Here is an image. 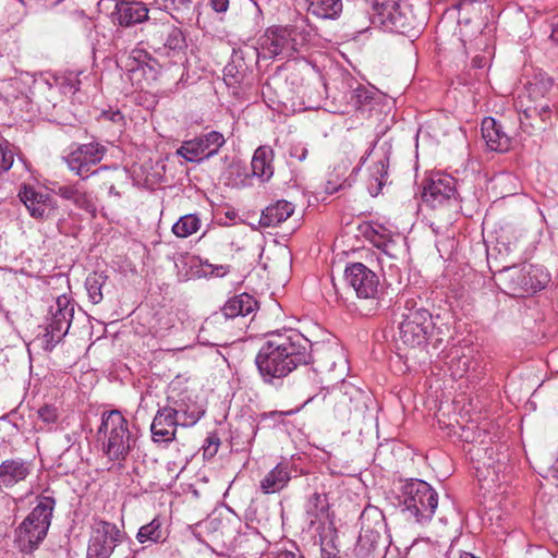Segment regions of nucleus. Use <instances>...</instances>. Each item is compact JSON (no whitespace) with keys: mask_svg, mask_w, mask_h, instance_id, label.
I'll return each mask as SVG.
<instances>
[{"mask_svg":"<svg viewBox=\"0 0 558 558\" xmlns=\"http://www.w3.org/2000/svg\"><path fill=\"white\" fill-rule=\"evenodd\" d=\"M107 281V277L102 274L93 272L89 274L85 281V287L88 293L89 300L94 304H98L102 301V287Z\"/></svg>","mask_w":558,"mask_h":558,"instance_id":"obj_36","label":"nucleus"},{"mask_svg":"<svg viewBox=\"0 0 558 558\" xmlns=\"http://www.w3.org/2000/svg\"><path fill=\"white\" fill-rule=\"evenodd\" d=\"M13 160L14 155L9 148V143H0V170L8 171L12 167Z\"/></svg>","mask_w":558,"mask_h":558,"instance_id":"obj_39","label":"nucleus"},{"mask_svg":"<svg viewBox=\"0 0 558 558\" xmlns=\"http://www.w3.org/2000/svg\"><path fill=\"white\" fill-rule=\"evenodd\" d=\"M381 154L377 161L371 168L368 191L373 196H376L381 191L388 179V166H389V154L390 146H381Z\"/></svg>","mask_w":558,"mask_h":558,"instance_id":"obj_25","label":"nucleus"},{"mask_svg":"<svg viewBox=\"0 0 558 558\" xmlns=\"http://www.w3.org/2000/svg\"><path fill=\"white\" fill-rule=\"evenodd\" d=\"M257 308V301L247 293H242L230 298L222 307V313L227 318L238 316H247Z\"/></svg>","mask_w":558,"mask_h":558,"instance_id":"obj_28","label":"nucleus"},{"mask_svg":"<svg viewBox=\"0 0 558 558\" xmlns=\"http://www.w3.org/2000/svg\"><path fill=\"white\" fill-rule=\"evenodd\" d=\"M178 426L180 421L165 405L160 407L150 425L153 440L167 444L173 441Z\"/></svg>","mask_w":558,"mask_h":558,"instance_id":"obj_19","label":"nucleus"},{"mask_svg":"<svg viewBox=\"0 0 558 558\" xmlns=\"http://www.w3.org/2000/svg\"><path fill=\"white\" fill-rule=\"evenodd\" d=\"M336 362L335 361H331V365L329 367V369H332V367L335 366Z\"/></svg>","mask_w":558,"mask_h":558,"instance_id":"obj_58","label":"nucleus"},{"mask_svg":"<svg viewBox=\"0 0 558 558\" xmlns=\"http://www.w3.org/2000/svg\"><path fill=\"white\" fill-rule=\"evenodd\" d=\"M448 365L451 375L456 378H461L470 369L471 356L465 354L462 350L456 349L451 352Z\"/></svg>","mask_w":558,"mask_h":558,"instance_id":"obj_35","label":"nucleus"},{"mask_svg":"<svg viewBox=\"0 0 558 558\" xmlns=\"http://www.w3.org/2000/svg\"><path fill=\"white\" fill-rule=\"evenodd\" d=\"M506 251H507V252H511L512 250H511V247H510V246H506Z\"/></svg>","mask_w":558,"mask_h":558,"instance_id":"obj_59","label":"nucleus"},{"mask_svg":"<svg viewBox=\"0 0 558 558\" xmlns=\"http://www.w3.org/2000/svg\"><path fill=\"white\" fill-rule=\"evenodd\" d=\"M136 539L141 544H157L166 539L162 521L159 517L154 518L149 523L140 527Z\"/></svg>","mask_w":558,"mask_h":558,"instance_id":"obj_31","label":"nucleus"},{"mask_svg":"<svg viewBox=\"0 0 558 558\" xmlns=\"http://www.w3.org/2000/svg\"><path fill=\"white\" fill-rule=\"evenodd\" d=\"M201 223V218L196 214H187L173 225L172 232L178 238H187L199 230Z\"/></svg>","mask_w":558,"mask_h":558,"instance_id":"obj_33","label":"nucleus"},{"mask_svg":"<svg viewBox=\"0 0 558 558\" xmlns=\"http://www.w3.org/2000/svg\"><path fill=\"white\" fill-rule=\"evenodd\" d=\"M0 97L3 98L5 102H10L12 98H16V96L9 95L3 88L0 89Z\"/></svg>","mask_w":558,"mask_h":558,"instance_id":"obj_52","label":"nucleus"},{"mask_svg":"<svg viewBox=\"0 0 558 558\" xmlns=\"http://www.w3.org/2000/svg\"><path fill=\"white\" fill-rule=\"evenodd\" d=\"M216 438H217L216 436L208 437L207 440H206L208 442L207 446L214 447V442H215Z\"/></svg>","mask_w":558,"mask_h":558,"instance_id":"obj_53","label":"nucleus"},{"mask_svg":"<svg viewBox=\"0 0 558 558\" xmlns=\"http://www.w3.org/2000/svg\"><path fill=\"white\" fill-rule=\"evenodd\" d=\"M209 4L217 13H225L229 8V0H209Z\"/></svg>","mask_w":558,"mask_h":558,"instance_id":"obj_43","label":"nucleus"},{"mask_svg":"<svg viewBox=\"0 0 558 558\" xmlns=\"http://www.w3.org/2000/svg\"><path fill=\"white\" fill-rule=\"evenodd\" d=\"M403 510L414 521L425 524L432 520L438 506L437 492L425 481L412 478L401 488Z\"/></svg>","mask_w":558,"mask_h":558,"instance_id":"obj_5","label":"nucleus"},{"mask_svg":"<svg viewBox=\"0 0 558 558\" xmlns=\"http://www.w3.org/2000/svg\"><path fill=\"white\" fill-rule=\"evenodd\" d=\"M365 409L364 397L359 389L348 387L344 391L341 389L335 392L333 411L338 418L350 420L352 415L360 416Z\"/></svg>","mask_w":558,"mask_h":558,"instance_id":"obj_18","label":"nucleus"},{"mask_svg":"<svg viewBox=\"0 0 558 558\" xmlns=\"http://www.w3.org/2000/svg\"><path fill=\"white\" fill-rule=\"evenodd\" d=\"M550 111V108L549 106L545 105V106H541V108L538 109V114L541 117V119L543 121L546 120V114Z\"/></svg>","mask_w":558,"mask_h":558,"instance_id":"obj_48","label":"nucleus"},{"mask_svg":"<svg viewBox=\"0 0 558 558\" xmlns=\"http://www.w3.org/2000/svg\"><path fill=\"white\" fill-rule=\"evenodd\" d=\"M459 558H477V557H475L474 555H472L470 553H463L460 555Z\"/></svg>","mask_w":558,"mask_h":558,"instance_id":"obj_54","label":"nucleus"},{"mask_svg":"<svg viewBox=\"0 0 558 558\" xmlns=\"http://www.w3.org/2000/svg\"><path fill=\"white\" fill-rule=\"evenodd\" d=\"M219 445H220L219 438H216L215 442H214V447H211V446L204 447V456L205 457H207V456L214 457L218 451Z\"/></svg>","mask_w":558,"mask_h":558,"instance_id":"obj_45","label":"nucleus"},{"mask_svg":"<svg viewBox=\"0 0 558 558\" xmlns=\"http://www.w3.org/2000/svg\"><path fill=\"white\" fill-rule=\"evenodd\" d=\"M275 558H303V556L291 550H282L277 553Z\"/></svg>","mask_w":558,"mask_h":558,"instance_id":"obj_46","label":"nucleus"},{"mask_svg":"<svg viewBox=\"0 0 558 558\" xmlns=\"http://www.w3.org/2000/svg\"><path fill=\"white\" fill-rule=\"evenodd\" d=\"M105 153V146L99 143H88L77 146L64 157V160L72 172L80 177H87L90 168L101 161Z\"/></svg>","mask_w":558,"mask_h":558,"instance_id":"obj_15","label":"nucleus"},{"mask_svg":"<svg viewBox=\"0 0 558 558\" xmlns=\"http://www.w3.org/2000/svg\"><path fill=\"white\" fill-rule=\"evenodd\" d=\"M168 23H148L143 31L146 34L147 44L156 52L160 51L161 44H163L165 35L167 34Z\"/></svg>","mask_w":558,"mask_h":558,"instance_id":"obj_34","label":"nucleus"},{"mask_svg":"<svg viewBox=\"0 0 558 558\" xmlns=\"http://www.w3.org/2000/svg\"><path fill=\"white\" fill-rule=\"evenodd\" d=\"M423 202L432 208L458 206L456 179L446 173L433 174L424 185Z\"/></svg>","mask_w":558,"mask_h":558,"instance_id":"obj_11","label":"nucleus"},{"mask_svg":"<svg viewBox=\"0 0 558 558\" xmlns=\"http://www.w3.org/2000/svg\"><path fill=\"white\" fill-rule=\"evenodd\" d=\"M294 204L280 199L267 206L260 215L259 225L264 228L277 227L293 215Z\"/></svg>","mask_w":558,"mask_h":558,"instance_id":"obj_24","label":"nucleus"},{"mask_svg":"<svg viewBox=\"0 0 558 558\" xmlns=\"http://www.w3.org/2000/svg\"><path fill=\"white\" fill-rule=\"evenodd\" d=\"M114 21L121 26H131L148 19V9L142 2L120 1L113 12Z\"/></svg>","mask_w":558,"mask_h":558,"instance_id":"obj_22","label":"nucleus"},{"mask_svg":"<svg viewBox=\"0 0 558 558\" xmlns=\"http://www.w3.org/2000/svg\"><path fill=\"white\" fill-rule=\"evenodd\" d=\"M312 362L311 342L290 330L268 336L255 356V365L265 385L279 388L300 366Z\"/></svg>","mask_w":558,"mask_h":558,"instance_id":"obj_1","label":"nucleus"},{"mask_svg":"<svg viewBox=\"0 0 558 558\" xmlns=\"http://www.w3.org/2000/svg\"><path fill=\"white\" fill-rule=\"evenodd\" d=\"M550 39L558 45V22L553 26Z\"/></svg>","mask_w":558,"mask_h":558,"instance_id":"obj_49","label":"nucleus"},{"mask_svg":"<svg viewBox=\"0 0 558 558\" xmlns=\"http://www.w3.org/2000/svg\"><path fill=\"white\" fill-rule=\"evenodd\" d=\"M374 235L371 236V241L376 246V242H385L386 240H389L390 236H386L384 234H378L377 231L373 230Z\"/></svg>","mask_w":558,"mask_h":558,"instance_id":"obj_47","label":"nucleus"},{"mask_svg":"<svg viewBox=\"0 0 558 558\" xmlns=\"http://www.w3.org/2000/svg\"><path fill=\"white\" fill-rule=\"evenodd\" d=\"M325 355L328 360H332L336 355H339V351L337 349H328Z\"/></svg>","mask_w":558,"mask_h":558,"instance_id":"obj_51","label":"nucleus"},{"mask_svg":"<svg viewBox=\"0 0 558 558\" xmlns=\"http://www.w3.org/2000/svg\"><path fill=\"white\" fill-rule=\"evenodd\" d=\"M98 434L102 436L104 452L110 460H125L135 442L128 420L118 410L102 414Z\"/></svg>","mask_w":558,"mask_h":558,"instance_id":"obj_4","label":"nucleus"},{"mask_svg":"<svg viewBox=\"0 0 558 558\" xmlns=\"http://www.w3.org/2000/svg\"><path fill=\"white\" fill-rule=\"evenodd\" d=\"M110 120L116 123H119V122H122L123 116L121 114L120 111H114L110 114Z\"/></svg>","mask_w":558,"mask_h":558,"instance_id":"obj_50","label":"nucleus"},{"mask_svg":"<svg viewBox=\"0 0 558 558\" xmlns=\"http://www.w3.org/2000/svg\"><path fill=\"white\" fill-rule=\"evenodd\" d=\"M548 272L537 265L522 264L505 267L497 275V283L508 295L522 298L533 294L549 282Z\"/></svg>","mask_w":558,"mask_h":558,"instance_id":"obj_2","label":"nucleus"},{"mask_svg":"<svg viewBox=\"0 0 558 558\" xmlns=\"http://www.w3.org/2000/svg\"><path fill=\"white\" fill-rule=\"evenodd\" d=\"M272 158L274 151L267 146H259L253 155L251 162L252 172L262 182L268 181L274 174Z\"/></svg>","mask_w":558,"mask_h":558,"instance_id":"obj_27","label":"nucleus"},{"mask_svg":"<svg viewBox=\"0 0 558 558\" xmlns=\"http://www.w3.org/2000/svg\"><path fill=\"white\" fill-rule=\"evenodd\" d=\"M109 194H112V195H116V196H119V193L116 191L114 186L111 185L110 189H109Z\"/></svg>","mask_w":558,"mask_h":558,"instance_id":"obj_55","label":"nucleus"},{"mask_svg":"<svg viewBox=\"0 0 558 558\" xmlns=\"http://www.w3.org/2000/svg\"><path fill=\"white\" fill-rule=\"evenodd\" d=\"M125 533L114 523L99 520L92 527L86 558H110Z\"/></svg>","mask_w":558,"mask_h":558,"instance_id":"obj_10","label":"nucleus"},{"mask_svg":"<svg viewBox=\"0 0 558 558\" xmlns=\"http://www.w3.org/2000/svg\"><path fill=\"white\" fill-rule=\"evenodd\" d=\"M54 499L41 496L38 505L15 531V544L23 553H31L44 541L50 526Z\"/></svg>","mask_w":558,"mask_h":558,"instance_id":"obj_3","label":"nucleus"},{"mask_svg":"<svg viewBox=\"0 0 558 558\" xmlns=\"http://www.w3.org/2000/svg\"><path fill=\"white\" fill-rule=\"evenodd\" d=\"M344 277L357 299L369 302V311L378 306L381 292L379 278L375 271L362 263H353L347 266Z\"/></svg>","mask_w":558,"mask_h":558,"instance_id":"obj_8","label":"nucleus"},{"mask_svg":"<svg viewBox=\"0 0 558 558\" xmlns=\"http://www.w3.org/2000/svg\"><path fill=\"white\" fill-rule=\"evenodd\" d=\"M33 464L21 458L8 459L0 464V487L11 488L26 480Z\"/></svg>","mask_w":558,"mask_h":558,"instance_id":"obj_20","label":"nucleus"},{"mask_svg":"<svg viewBox=\"0 0 558 558\" xmlns=\"http://www.w3.org/2000/svg\"><path fill=\"white\" fill-rule=\"evenodd\" d=\"M296 33L287 27L268 28L259 39L260 53L264 58L282 56L292 57L298 51Z\"/></svg>","mask_w":558,"mask_h":558,"instance_id":"obj_14","label":"nucleus"},{"mask_svg":"<svg viewBox=\"0 0 558 558\" xmlns=\"http://www.w3.org/2000/svg\"><path fill=\"white\" fill-rule=\"evenodd\" d=\"M37 413L39 418L47 424L54 423L58 416L57 409L47 404L41 407Z\"/></svg>","mask_w":558,"mask_h":558,"instance_id":"obj_41","label":"nucleus"},{"mask_svg":"<svg viewBox=\"0 0 558 558\" xmlns=\"http://www.w3.org/2000/svg\"><path fill=\"white\" fill-rule=\"evenodd\" d=\"M373 23H379L386 31L399 34L408 33L412 27V19L401 8L400 1L383 8L374 14Z\"/></svg>","mask_w":558,"mask_h":558,"instance_id":"obj_17","label":"nucleus"},{"mask_svg":"<svg viewBox=\"0 0 558 558\" xmlns=\"http://www.w3.org/2000/svg\"><path fill=\"white\" fill-rule=\"evenodd\" d=\"M383 513L376 507L366 508L361 517V532L354 548L356 558H383L387 548L386 539L380 534Z\"/></svg>","mask_w":558,"mask_h":558,"instance_id":"obj_6","label":"nucleus"},{"mask_svg":"<svg viewBox=\"0 0 558 558\" xmlns=\"http://www.w3.org/2000/svg\"><path fill=\"white\" fill-rule=\"evenodd\" d=\"M290 478L289 465L279 463L260 481V489L264 494L278 493L288 485Z\"/></svg>","mask_w":558,"mask_h":558,"instance_id":"obj_26","label":"nucleus"},{"mask_svg":"<svg viewBox=\"0 0 558 558\" xmlns=\"http://www.w3.org/2000/svg\"><path fill=\"white\" fill-rule=\"evenodd\" d=\"M307 148L301 145L292 147L290 155L293 158H296L299 161H303L307 156Z\"/></svg>","mask_w":558,"mask_h":558,"instance_id":"obj_42","label":"nucleus"},{"mask_svg":"<svg viewBox=\"0 0 558 558\" xmlns=\"http://www.w3.org/2000/svg\"><path fill=\"white\" fill-rule=\"evenodd\" d=\"M225 143L223 134L210 131L193 140L184 141L177 149V155L189 162H201L215 156Z\"/></svg>","mask_w":558,"mask_h":558,"instance_id":"obj_12","label":"nucleus"},{"mask_svg":"<svg viewBox=\"0 0 558 558\" xmlns=\"http://www.w3.org/2000/svg\"><path fill=\"white\" fill-rule=\"evenodd\" d=\"M19 197L35 219H48L58 208L56 199L50 194L39 192L33 186L20 190Z\"/></svg>","mask_w":558,"mask_h":558,"instance_id":"obj_16","label":"nucleus"},{"mask_svg":"<svg viewBox=\"0 0 558 558\" xmlns=\"http://www.w3.org/2000/svg\"><path fill=\"white\" fill-rule=\"evenodd\" d=\"M327 507L328 502L324 495L315 493L310 496L305 504V512L311 525L325 515Z\"/></svg>","mask_w":558,"mask_h":558,"instance_id":"obj_32","label":"nucleus"},{"mask_svg":"<svg viewBox=\"0 0 558 558\" xmlns=\"http://www.w3.org/2000/svg\"><path fill=\"white\" fill-rule=\"evenodd\" d=\"M375 95L376 92L374 88L359 85L353 89L351 99L354 101V105L357 108H362L363 106L369 104L374 99Z\"/></svg>","mask_w":558,"mask_h":558,"instance_id":"obj_37","label":"nucleus"},{"mask_svg":"<svg viewBox=\"0 0 558 558\" xmlns=\"http://www.w3.org/2000/svg\"><path fill=\"white\" fill-rule=\"evenodd\" d=\"M74 315V305L66 295H60L50 305L46 332V348H54L68 333Z\"/></svg>","mask_w":558,"mask_h":558,"instance_id":"obj_9","label":"nucleus"},{"mask_svg":"<svg viewBox=\"0 0 558 558\" xmlns=\"http://www.w3.org/2000/svg\"><path fill=\"white\" fill-rule=\"evenodd\" d=\"M130 59L132 60V62L136 63V65H130L129 71L135 72L136 70H140L143 65H147L149 56L145 50L134 49L131 52Z\"/></svg>","mask_w":558,"mask_h":558,"instance_id":"obj_40","label":"nucleus"},{"mask_svg":"<svg viewBox=\"0 0 558 558\" xmlns=\"http://www.w3.org/2000/svg\"><path fill=\"white\" fill-rule=\"evenodd\" d=\"M205 267L210 269V274L216 275L218 277H222L229 271V266L223 265L214 266L211 264L206 263Z\"/></svg>","mask_w":558,"mask_h":558,"instance_id":"obj_44","label":"nucleus"},{"mask_svg":"<svg viewBox=\"0 0 558 558\" xmlns=\"http://www.w3.org/2000/svg\"><path fill=\"white\" fill-rule=\"evenodd\" d=\"M376 247L389 258L397 259L401 251V246L391 238L385 242H376Z\"/></svg>","mask_w":558,"mask_h":558,"instance_id":"obj_38","label":"nucleus"},{"mask_svg":"<svg viewBox=\"0 0 558 558\" xmlns=\"http://www.w3.org/2000/svg\"><path fill=\"white\" fill-rule=\"evenodd\" d=\"M165 407L180 421V426L183 427L195 425L205 413L192 399L191 393L187 390L179 391L174 383L170 385Z\"/></svg>","mask_w":558,"mask_h":558,"instance_id":"obj_13","label":"nucleus"},{"mask_svg":"<svg viewBox=\"0 0 558 558\" xmlns=\"http://www.w3.org/2000/svg\"><path fill=\"white\" fill-rule=\"evenodd\" d=\"M553 470L556 472V476L558 477V459L553 464Z\"/></svg>","mask_w":558,"mask_h":558,"instance_id":"obj_56","label":"nucleus"},{"mask_svg":"<svg viewBox=\"0 0 558 558\" xmlns=\"http://www.w3.org/2000/svg\"><path fill=\"white\" fill-rule=\"evenodd\" d=\"M307 11L320 19H336L342 12L341 0H306Z\"/></svg>","mask_w":558,"mask_h":558,"instance_id":"obj_30","label":"nucleus"},{"mask_svg":"<svg viewBox=\"0 0 558 558\" xmlns=\"http://www.w3.org/2000/svg\"><path fill=\"white\" fill-rule=\"evenodd\" d=\"M524 117L530 118V113L527 112V110L524 111Z\"/></svg>","mask_w":558,"mask_h":558,"instance_id":"obj_57","label":"nucleus"},{"mask_svg":"<svg viewBox=\"0 0 558 558\" xmlns=\"http://www.w3.org/2000/svg\"><path fill=\"white\" fill-rule=\"evenodd\" d=\"M53 193L60 197L72 202L77 208L85 210L93 216L96 215L97 208L90 194L85 192L78 183L59 185L52 189Z\"/></svg>","mask_w":558,"mask_h":558,"instance_id":"obj_23","label":"nucleus"},{"mask_svg":"<svg viewBox=\"0 0 558 558\" xmlns=\"http://www.w3.org/2000/svg\"><path fill=\"white\" fill-rule=\"evenodd\" d=\"M482 137L487 147L493 151H507L510 147V137L504 132L502 126L492 117L482 121Z\"/></svg>","mask_w":558,"mask_h":558,"instance_id":"obj_21","label":"nucleus"},{"mask_svg":"<svg viewBox=\"0 0 558 558\" xmlns=\"http://www.w3.org/2000/svg\"><path fill=\"white\" fill-rule=\"evenodd\" d=\"M399 339L405 345L415 348L426 343L434 329L430 313L424 307H416L415 302L407 301L401 314Z\"/></svg>","mask_w":558,"mask_h":558,"instance_id":"obj_7","label":"nucleus"},{"mask_svg":"<svg viewBox=\"0 0 558 558\" xmlns=\"http://www.w3.org/2000/svg\"><path fill=\"white\" fill-rule=\"evenodd\" d=\"M186 47L183 32L179 27L169 24L159 52L174 57L183 53Z\"/></svg>","mask_w":558,"mask_h":558,"instance_id":"obj_29","label":"nucleus"}]
</instances>
